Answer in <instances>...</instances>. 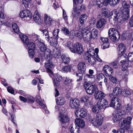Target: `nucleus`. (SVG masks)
<instances>
[{"label":"nucleus","instance_id":"nucleus-14","mask_svg":"<svg viewBox=\"0 0 133 133\" xmlns=\"http://www.w3.org/2000/svg\"><path fill=\"white\" fill-rule=\"evenodd\" d=\"M69 105L72 108L77 109L80 105L79 101L76 98H71L69 101Z\"/></svg>","mask_w":133,"mask_h":133},{"label":"nucleus","instance_id":"nucleus-52","mask_svg":"<svg viewBox=\"0 0 133 133\" xmlns=\"http://www.w3.org/2000/svg\"><path fill=\"white\" fill-rule=\"evenodd\" d=\"M12 28L14 31L17 33L19 32V30L18 26L16 23L13 24L12 25Z\"/></svg>","mask_w":133,"mask_h":133},{"label":"nucleus","instance_id":"nucleus-50","mask_svg":"<svg viewBox=\"0 0 133 133\" xmlns=\"http://www.w3.org/2000/svg\"><path fill=\"white\" fill-rule=\"evenodd\" d=\"M110 74V75H109V76H108L109 80L114 83L115 84H116L117 82V79L116 77L112 76Z\"/></svg>","mask_w":133,"mask_h":133},{"label":"nucleus","instance_id":"nucleus-41","mask_svg":"<svg viewBox=\"0 0 133 133\" xmlns=\"http://www.w3.org/2000/svg\"><path fill=\"white\" fill-rule=\"evenodd\" d=\"M57 103L60 105H63L65 103V101L64 98L62 97H59L56 99Z\"/></svg>","mask_w":133,"mask_h":133},{"label":"nucleus","instance_id":"nucleus-63","mask_svg":"<svg viewBox=\"0 0 133 133\" xmlns=\"http://www.w3.org/2000/svg\"><path fill=\"white\" fill-rule=\"evenodd\" d=\"M109 42L103 43L102 45V47L103 49L108 48L109 47Z\"/></svg>","mask_w":133,"mask_h":133},{"label":"nucleus","instance_id":"nucleus-44","mask_svg":"<svg viewBox=\"0 0 133 133\" xmlns=\"http://www.w3.org/2000/svg\"><path fill=\"white\" fill-rule=\"evenodd\" d=\"M116 100L118 102V103L117 104L116 108H115V109H116L117 110V113L119 112V111H123L121 109L122 108V106L120 104H119V99L117 98H116Z\"/></svg>","mask_w":133,"mask_h":133},{"label":"nucleus","instance_id":"nucleus-35","mask_svg":"<svg viewBox=\"0 0 133 133\" xmlns=\"http://www.w3.org/2000/svg\"><path fill=\"white\" fill-rule=\"evenodd\" d=\"M87 17V15L85 14H83L80 16L79 20L81 25H83L86 22Z\"/></svg>","mask_w":133,"mask_h":133},{"label":"nucleus","instance_id":"nucleus-29","mask_svg":"<svg viewBox=\"0 0 133 133\" xmlns=\"http://www.w3.org/2000/svg\"><path fill=\"white\" fill-rule=\"evenodd\" d=\"M101 101H98L97 104L94 105L92 107V112L95 113H97L101 111L102 108L100 106Z\"/></svg>","mask_w":133,"mask_h":133},{"label":"nucleus","instance_id":"nucleus-40","mask_svg":"<svg viewBox=\"0 0 133 133\" xmlns=\"http://www.w3.org/2000/svg\"><path fill=\"white\" fill-rule=\"evenodd\" d=\"M61 57L63 62L65 64H68L70 61V58L68 56L65 55H63Z\"/></svg>","mask_w":133,"mask_h":133},{"label":"nucleus","instance_id":"nucleus-8","mask_svg":"<svg viewBox=\"0 0 133 133\" xmlns=\"http://www.w3.org/2000/svg\"><path fill=\"white\" fill-rule=\"evenodd\" d=\"M39 47L40 51L42 52H45L44 56L46 59H48L52 56V54L50 50L47 49L46 46L43 43L40 42L39 43Z\"/></svg>","mask_w":133,"mask_h":133},{"label":"nucleus","instance_id":"nucleus-10","mask_svg":"<svg viewBox=\"0 0 133 133\" xmlns=\"http://www.w3.org/2000/svg\"><path fill=\"white\" fill-rule=\"evenodd\" d=\"M51 56L49 58L48 57V59H46L47 60L45 64V67L46 70V72L49 73V75L51 77H52L53 75L51 70L54 67V65L51 59Z\"/></svg>","mask_w":133,"mask_h":133},{"label":"nucleus","instance_id":"nucleus-28","mask_svg":"<svg viewBox=\"0 0 133 133\" xmlns=\"http://www.w3.org/2000/svg\"><path fill=\"white\" fill-rule=\"evenodd\" d=\"M107 23L105 19L102 18L99 19L97 22L96 26L98 28H101L104 27Z\"/></svg>","mask_w":133,"mask_h":133},{"label":"nucleus","instance_id":"nucleus-34","mask_svg":"<svg viewBox=\"0 0 133 133\" xmlns=\"http://www.w3.org/2000/svg\"><path fill=\"white\" fill-rule=\"evenodd\" d=\"M122 92V90L119 87H116L114 88L113 89L112 94L114 96L115 95L119 96L121 95Z\"/></svg>","mask_w":133,"mask_h":133},{"label":"nucleus","instance_id":"nucleus-23","mask_svg":"<svg viewBox=\"0 0 133 133\" xmlns=\"http://www.w3.org/2000/svg\"><path fill=\"white\" fill-rule=\"evenodd\" d=\"M81 102L82 103H86L87 104L91 106L92 104V98L91 97H90L87 96H83L80 99Z\"/></svg>","mask_w":133,"mask_h":133},{"label":"nucleus","instance_id":"nucleus-49","mask_svg":"<svg viewBox=\"0 0 133 133\" xmlns=\"http://www.w3.org/2000/svg\"><path fill=\"white\" fill-rule=\"evenodd\" d=\"M108 102L105 99H103L102 103H101L100 106L102 108L105 109L108 107Z\"/></svg>","mask_w":133,"mask_h":133},{"label":"nucleus","instance_id":"nucleus-4","mask_svg":"<svg viewBox=\"0 0 133 133\" xmlns=\"http://www.w3.org/2000/svg\"><path fill=\"white\" fill-rule=\"evenodd\" d=\"M109 16V20L111 24L116 22L120 23L122 21L120 11L117 12L116 10H113L110 12Z\"/></svg>","mask_w":133,"mask_h":133},{"label":"nucleus","instance_id":"nucleus-20","mask_svg":"<svg viewBox=\"0 0 133 133\" xmlns=\"http://www.w3.org/2000/svg\"><path fill=\"white\" fill-rule=\"evenodd\" d=\"M118 53L119 55H121V57H123V55L126 52L127 48L123 44L120 43L117 47Z\"/></svg>","mask_w":133,"mask_h":133},{"label":"nucleus","instance_id":"nucleus-58","mask_svg":"<svg viewBox=\"0 0 133 133\" xmlns=\"http://www.w3.org/2000/svg\"><path fill=\"white\" fill-rule=\"evenodd\" d=\"M62 15L63 18L64 19V20L65 21L67 22L68 21V16H67L65 10L63 9H62Z\"/></svg>","mask_w":133,"mask_h":133},{"label":"nucleus","instance_id":"nucleus-56","mask_svg":"<svg viewBox=\"0 0 133 133\" xmlns=\"http://www.w3.org/2000/svg\"><path fill=\"white\" fill-rule=\"evenodd\" d=\"M125 130L124 129L121 128H120L117 131L114 129L112 130V132L114 133H124Z\"/></svg>","mask_w":133,"mask_h":133},{"label":"nucleus","instance_id":"nucleus-7","mask_svg":"<svg viewBox=\"0 0 133 133\" xmlns=\"http://www.w3.org/2000/svg\"><path fill=\"white\" fill-rule=\"evenodd\" d=\"M103 117L101 115H97L96 117L91 118L89 120V122L94 126L97 128L100 126L103 122Z\"/></svg>","mask_w":133,"mask_h":133},{"label":"nucleus","instance_id":"nucleus-48","mask_svg":"<svg viewBox=\"0 0 133 133\" xmlns=\"http://www.w3.org/2000/svg\"><path fill=\"white\" fill-rule=\"evenodd\" d=\"M54 53L55 57L57 58H59L61 56L60 51L58 50L57 48H55L54 49Z\"/></svg>","mask_w":133,"mask_h":133},{"label":"nucleus","instance_id":"nucleus-45","mask_svg":"<svg viewBox=\"0 0 133 133\" xmlns=\"http://www.w3.org/2000/svg\"><path fill=\"white\" fill-rule=\"evenodd\" d=\"M108 10L106 8H103L102 10L101 14L105 17H108L109 18V14H108Z\"/></svg>","mask_w":133,"mask_h":133},{"label":"nucleus","instance_id":"nucleus-33","mask_svg":"<svg viewBox=\"0 0 133 133\" xmlns=\"http://www.w3.org/2000/svg\"><path fill=\"white\" fill-rule=\"evenodd\" d=\"M33 17L34 20L36 22L39 23L41 22V17L37 11H35Z\"/></svg>","mask_w":133,"mask_h":133},{"label":"nucleus","instance_id":"nucleus-11","mask_svg":"<svg viewBox=\"0 0 133 133\" xmlns=\"http://www.w3.org/2000/svg\"><path fill=\"white\" fill-rule=\"evenodd\" d=\"M131 118L128 117L125 119L122 118L119 123V125L121 127H123L126 129L130 128V124L131 123Z\"/></svg>","mask_w":133,"mask_h":133},{"label":"nucleus","instance_id":"nucleus-25","mask_svg":"<svg viewBox=\"0 0 133 133\" xmlns=\"http://www.w3.org/2000/svg\"><path fill=\"white\" fill-rule=\"evenodd\" d=\"M75 122L76 127L82 128L84 127L85 123L83 120L79 118H76L75 120Z\"/></svg>","mask_w":133,"mask_h":133},{"label":"nucleus","instance_id":"nucleus-17","mask_svg":"<svg viewBox=\"0 0 133 133\" xmlns=\"http://www.w3.org/2000/svg\"><path fill=\"white\" fill-rule=\"evenodd\" d=\"M19 16L22 18H28V20H29L32 18V16L29 10L26 9L24 10L21 11Z\"/></svg>","mask_w":133,"mask_h":133},{"label":"nucleus","instance_id":"nucleus-47","mask_svg":"<svg viewBox=\"0 0 133 133\" xmlns=\"http://www.w3.org/2000/svg\"><path fill=\"white\" fill-rule=\"evenodd\" d=\"M31 2V0H23L22 3L26 8H28Z\"/></svg>","mask_w":133,"mask_h":133},{"label":"nucleus","instance_id":"nucleus-24","mask_svg":"<svg viewBox=\"0 0 133 133\" xmlns=\"http://www.w3.org/2000/svg\"><path fill=\"white\" fill-rule=\"evenodd\" d=\"M119 11L122 21L123 19H127L129 18L130 10H121Z\"/></svg>","mask_w":133,"mask_h":133},{"label":"nucleus","instance_id":"nucleus-32","mask_svg":"<svg viewBox=\"0 0 133 133\" xmlns=\"http://www.w3.org/2000/svg\"><path fill=\"white\" fill-rule=\"evenodd\" d=\"M78 68L82 74H84L85 72L86 69L85 63L84 62L79 63L78 65Z\"/></svg>","mask_w":133,"mask_h":133},{"label":"nucleus","instance_id":"nucleus-39","mask_svg":"<svg viewBox=\"0 0 133 133\" xmlns=\"http://www.w3.org/2000/svg\"><path fill=\"white\" fill-rule=\"evenodd\" d=\"M122 6L121 7V10H130L129 8L130 7V5L126 1H124L122 3Z\"/></svg>","mask_w":133,"mask_h":133},{"label":"nucleus","instance_id":"nucleus-16","mask_svg":"<svg viewBox=\"0 0 133 133\" xmlns=\"http://www.w3.org/2000/svg\"><path fill=\"white\" fill-rule=\"evenodd\" d=\"M19 36L23 43L25 44L26 45L27 44L28 48V49H29V48H30V49H31V47L32 45H33L32 43H33L34 45H35L34 43L32 42H30L28 43L29 40L27 37L26 36L24 35L23 34H20Z\"/></svg>","mask_w":133,"mask_h":133},{"label":"nucleus","instance_id":"nucleus-9","mask_svg":"<svg viewBox=\"0 0 133 133\" xmlns=\"http://www.w3.org/2000/svg\"><path fill=\"white\" fill-rule=\"evenodd\" d=\"M72 48H70V50L73 53H77L81 54L84 51L83 47L81 44L77 42L72 44Z\"/></svg>","mask_w":133,"mask_h":133},{"label":"nucleus","instance_id":"nucleus-3","mask_svg":"<svg viewBox=\"0 0 133 133\" xmlns=\"http://www.w3.org/2000/svg\"><path fill=\"white\" fill-rule=\"evenodd\" d=\"M99 50L98 48H96L94 50L92 47L89 46L87 49V52L84 54V57L87 58V56H94L96 60L100 62H102V60L99 57L98 55Z\"/></svg>","mask_w":133,"mask_h":133},{"label":"nucleus","instance_id":"nucleus-51","mask_svg":"<svg viewBox=\"0 0 133 133\" xmlns=\"http://www.w3.org/2000/svg\"><path fill=\"white\" fill-rule=\"evenodd\" d=\"M25 96L27 98V101L28 102L31 103H34L35 99L33 97L30 95H25Z\"/></svg>","mask_w":133,"mask_h":133},{"label":"nucleus","instance_id":"nucleus-26","mask_svg":"<svg viewBox=\"0 0 133 133\" xmlns=\"http://www.w3.org/2000/svg\"><path fill=\"white\" fill-rule=\"evenodd\" d=\"M105 96V94L102 91H98V89L95 92L94 95V98L95 99L99 100H101Z\"/></svg>","mask_w":133,"mask_h":133},{"label":"nucleus","instance_id":"nucleus-54","mask_svg":"<svg viewBox=\"0 0 133 133\" xmlns=\"http://www.w3.org/2000/svg\"><path fill=\"white\" fill-rule=\"evenodd\" d=\"M73 80L70 78L66 77L64 81V83L66 85H69L71 84Z\"/></svg>","mask_w":133,"mask_h":133},{"label":"nucleus","instance_id":"nucleus-36","mask_svg":"<svg viewBox=\"0 0 133 133\" xmlns=\"http://www.w3.org/2000/svg\"><path fill=\"white\" fill-rule=\"evenodd\" d=\"M121 63H122V66L121 68L122 70L123 71H128L127 70V69L129 67V66L128 65V64L127 63V62L125 61L122 60L120 62Z\"/></svg>","mask_w":133,"mask_h":133},{"label":"nucleus","instance_id":"nucleus-2","mask_svg":"<svg viewBox=\"0 0 133 133\" xmlns=\"http://www.w3.org/2000/svg\"><path fill=\"white\" fill-rule=\"evenodd\" d=\"M59 31V29H56L54 30L53 32V34L55 38L54 39L52 37H51L49 39L48 32L47 30L44 29L42 31L43 35L44 36L45 39L48 42L50 40V45L54 46H55L57 44V40L58 37V35Z\"/></svg>","mask_w":133,"mask_h":133},{"label":"nucleus","instance_id":"nucleus-42","mask_svg":"<svg viewBox=\"0 0 133 133\" xmlns=\"http://www.w3.org/2000/svg\"><path fill=\"white\" fill-rule=\"evenodd\" d=\"M71 68L72 67L71 65H67L62 68V71L64 72H69L71 70Z\"/></svg>","mask_w":133,"mask_h":133},{"label":"nucleus","instance_id":"nucleus-18","mask_svg":"<svg viewBox=\"0 0 133 133\" xmlns=\"http://www.w3.org/2000/svg\"><path fill=\"white\" fill-rule=\"evenodd\" d=\"M85 9L84 5H82L79 6L78 4H76V5L75 7L74 6L73 10L72 13L73 16L76 17L79 14V12L78 11H82Z\"/></svg>","mask_w":133,"mask_h":133},{"label":"nucleus","instance_id":"nucleus-37","mask_svg":"<svg viewBox=\"0 0 133 133\" xmlns=\"http://www.w3.org/2000/svg\"><path fill=\"white\" fill-rule=\"evenodd\" d=\"M87 58L84 57V59L86 60H88V62L90 63L91 65H94L96 63L95 58L94 56H87Z\"/></svg>","mask_w":133,"mask_h":133},{"label":"nucleus","instance_id":"nucleus-12","mask_svg":"<svg viewBox=\"0 0 133 133\" xmlns=\"http://www.w3.org/2000/svg\"><path fill=\"white\" fill-rule=\"evenodd\" d=\"M125 114V111L120 112L115 114L114 113L113 114L112 122L113 123L116 124H117L118 123L121 121V117L124 116Z\"/></svg>","mask_w":133,"mask_h":133},{"label":"nucleus","instance_id":"nucleus-1","mask_svg":"<svg viewBox=\"0 0 133 133\" xmlns=\"http://www.w3.org/2000/svg\"><path fill=\"white\" fill-rule=\"evenodd\" d=\"M83 39L86 42L90 41L92 39H96L98 34V30L95 28L93 29L91 31L85 29H82Z\"/></svg>","mask_w":133,"mask_h":133},{"label":"nucleus","instance_id":"nucleus-19","mask_svg":"<svg viewBox=\"0 0 133 133\" xmlns=\"http://www.w3.org/2000/svg\"><path fill=\"white\" fill-rule=\"evenodd\" d=\"M53 82L55 87L59 86L60 82L63 80L62 77L58 74H56L53 76Z\"/></svg>","mask_w":133,"mask_h":133},{"label":"nucleus","instance_id":"nucleus-62","mask_svg":"<svg viewBox=\"0 0 133 133\" xmlns=\"http://www.w3.org/2000/svg\"><path fill=\"white\" fill-rule=\"evenodd\" d=\"M117 64V61H115L113 62L110 63L109 64L110 66H113L114 68H117L118 67Z\"/></svg>","mask_w":133,"mask_h":133},{"label":"nucleus","instance_id":"nucleus-27","mask_svg":"<svg viewBox=\"0 0 133 133\" xmlns=\"http://www.w3.org/2000/svg\"><path fill=\"white\" fill-rule=\"evenodd\" d=\"M103 70L104 74L106 76H109V74L108 73V72L111 74H112L113 73L112 68L108 65H105Z\"/></svg>","mask_w":133,"mask_h":133},{"label":"nucleus","instance_id":"nucleus-55","mask_svg":"<svg viewBox=\"0 0 133 133\" xmlns=\"http://www.w3.org/2000/svg\"><path fill=\"white\" fill-rule=\"evenodd\" d=\"M123 92L125 94V96H127L131 94L132 92V90L129 88H128L125 89Z\"/></svg>","mask_w":133,"mask_h":133},{"label":"nucleus","instance_id":"nucleus-43","mask_svg":"<svg viewBox=\"0 0 133 133\" xmlns=\"http://www.w3.org/2000/svg\"><path fill=\"white\" fill-rule=\"evenodd\" d=\"M125 108L126 112L130 114L132 110V107L131 104H128L125 106Z\"/></svg>","mask_w":133,"mask_h":133},{"label":"nucleus","instance_id":"nucleus-60","mask_svg":"<svg viewBox=\"0 0 133 133\" xmlns=\"http://www.w3.org/2000/svg\"><path fill=\"white\" fill-rule=\"evenodd\" d=\"M62 30L63 32L64 33L65 35H67L69 34V31L67 28L65 27H62Z\"/></svg>","mask_w":133,"mask_h":133},{"label":"nucleus","instance_id":"nucleus-53","mask_svg":"<svg viewBox=\"0 0 133 133\" xmlns=\"http://www.w3.org/2000/svg\"><path fill=\"white\" fill-rule=\"evenodd\" d=\"M104 1H103V0H96V5L99 8H100L104 4L105 5L104 3Z\"/></svg>","mask_w":133,"mask_h":133},{"label":"nucleus","instance_id":"nucleus-6","mask_svg":"<svg viewBox=\"0 0 133 133\" xmlns=\"http://www.w3.org/2000/svg\"><path fill=\"white\" fill-rule=\"evenodd\" d=\"M84 87L87 93L91 95L97 90V88L95 85H93L89 82H85L83 84Z\"/></svg>","mask_w":133,"mask_h":133},{"label":"nucleus","instance_id":"nucleus-64","mask_svg":"<svg viewBox=\"0 0 133 133\" xmlns=\"http://www.w3.org/2000/svg\"><path fill=\"white\" fill-rule=\"evenodd\" d=\"M103 76H104L102 73H99L97 75V79L98 81H99L102 79Z\"/></svg>","mask_w":133,"mask_h":133},{"label":"nucleus","instance_id":"nucleus-13","mask_svg":"<svg viewBox=\"0 0 133 133\" xmlns=\"http://www.w3.org/2000/svg\"><path fill=\"white\" fill-rule=\"evenodd\" d=\"M89 74H87L85 75L84 78L85 82L88 81L92 83H93L95 80V75H93L94 73L93 70L90 69L89 71Z\"/></svg>","mask_w":133,"mask_h":133},{"label":"nucleus","instance_id":"nucleus-46","mask_svg":"<svg viewBox=\"0 0 133 133\" xmlns=\"http://www.w3.org/2000/svg\"><path fill=\"white\" fill-rule=\"evenodd\" d=\"M110 97L111 98V100L110 104V106L114 107L115 105V99L116 97L114 96L113 95L111 94H109Z\"/></svg>","mask_w":133,"mask_h":133},{"label":"nucleus","instance_id":"nucleus-61","mask_svg":"<svg viewBox=\"0 0 133 133\" xmlns=\"http://www.w3.org/2000/svg\"><path fill=\"white\" fill-rule=\"evenodd\" d=\"M74 3V6L75 7L76 5V4L78 3L81 4L83 3V0H73Z\"/></svg>","mask_w":133,"mask_h":133},{"label":"nucleus","instance_id":"nucleus-30","mask_svg":"<svg viewBox=\"0 0 133 133\" xmlns=\"http://www.w3.org/2000/svg\"><path fill=\"white\" fill-rule=\"evenodd\" d=\"M120 0H105L104 3L105 6H107L108 4L110 5L115 6L118 3Z\"/></svg>","mask_w":133,"mask_h":133},{"label":"nucleus","instance_id":"nucleus-21","mask_svg":"<svg viewBox=\"0 0 133 133\" xmlns=\"http://www.w3.org/2000/svg\"><path fill=\"white\" fill-rule=\"evenodd\" d=\"M69 35L70 36H76L80 39H83L82 29L80 30H71L69 33Z\"/></svg>","mask_w":133,"mask_h":133},{"label":"nucleus","instance_id":"nucleus-5","mask_svg":"<svg viewBox=\"0 0 133 133\" xmlns=\"http://www.w3.org/2000/svg\"><path fill=\"white\" fill-rule=\"evenodd\" d=\"M109 38L114 42L118 41L119 39L120 34L117 30L114 28L110 29L108 31Z\"/></svg>","mask_w":133,"mask_h":133},{"label":"nucleus","instance_id":"nucleus-22","mask_svg":"<svg viewBox=\"0 0 133 133\" xmlns=\"http://www.w3.org/2000/svg\"><path fill=\"white\" fill-rule=\"evenodd\" d=\"M58 118L59 120L62 124H65L69 120V117L66 115L61 112L59 113Z\"/></svg>","mask_w":133,"mask_h":133},{"label":"nucleus","instance_id":"nucleus-38","mask_svg":"<svg viewBox=\"0 0 133 133\" xmlns=\"http://www.w3.org/2000/svg\"><path fill=\"white\" fill-rule=\"evenodd\" d=\"M32 45L31 48V49L29 48L28 49V52L30 57L31 58H32L35 55L34 51L35 50V45L33 43H32Z\"/></svg>","mask_w":133,"mask_h":133},{"label":"nucleus","instance_id":"nucleus-15","mask_svg":"<svg viewBox=\"0 0 133 133\" xmlns=\"http://www.w3.org/2000/svg\"><path fill=\"white\" fill-rule=\"evenodd\" d=\"M75 113L77 117H80L81 118H83L87 115V112L85 109L82 108L81 109H76L75 111Z\"/></svg>","mask_w":133,"mask_h":133},{"label":"nucleus","instance_id":"nucleus-31","mask_svg":"<svg viewBox=\"0 0 133 133\" xmlns=\"http://www.w3.org/2000/svg\"><path fill=\"white\" fill-rule=\"evenodd\" d=\"M44 21L46 24L50 25L54 22V20L50 16H48L46 14L44 15Z\"/></svg>","mask_w":133,"mask_h":133},{"label":"nucleus","instance_id":"nucleus-57","mask_svg":"<svg viewBox=\"0 0 133 133\" xmlns=\"http://www.w3.org/2000/svg\"><path fill=\"white\" fill-rule=\"evenodd\" d=\"M127 58L129 61L130 62L133 61V52H131L128 54Z\"/></svg>","mask_w":133,"mask_h":133},{"label":"nucleus","instance_id":"nucleus-59","mask_svg":"<svg viewBox=\"0 0 133 133\" xmlns=\"http://www.w3.org/2000/svg\"><path fill=\"white\" fill-rule=\"evenodd\" d=\"M129 74L128 71H126L125 73L122 76V78L126 82L127 81L128 76Z\"/></svg>","mask_w":133,"mask_h":133}]
</instances>
